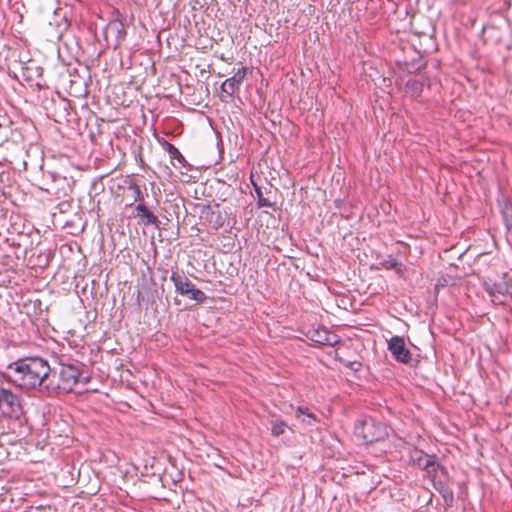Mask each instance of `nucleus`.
I'll return each mask as SVG.
<instances>
[{
	"label": "nucleus",
	"instance_id": "nucleus-5",
	"mask_svg": "<svg viewBox=\"0 0 512 512\" xmlns=\"http://www.w3.org/2000/svg\"><path fill=\"white\" fill-rule=\"evenodd\" d=\"M22 414L19 397L10 390L0 387V415L18 419Z\"/></svg>",
	"mask_w": 512,
	"mask_h": 512
},
{
	"label": "nucleus",
	"instance_id": "nucleus-19",
	"mask_svg": "<svg viewBox=\"0 0 512 512\" xmlns=\"http://www.w3.org/2000/svg\"><path fill=\"white\" fill-rule=\"evenodd\" d=\"M127 188L132 191V198L133 201H143V195L141 192L140 187L136 184V182L133 179H128L125 181Z\"/></svg>",
	"mask_w": 512,
	"mask_h": 512
},
{
	"label": "nucleus",
	"instance_id": "nucleus-21",
	"mask_svg": "<svg viewBox=\"0 0 512 512\" xmlns=\"http://www.w3.org/2000/svg\"><path fill=\"white\" fill-rule=\"evenodd\" d=\"M426 455L427 454H424L423 451L415 449L411 454V460L414 464L418 465L422 469V466L426 460Z\"/></svg>",
	"mask_w": 512,
	"mask_h": 512
},
{
	"label": "nucleus",
	"instance_id": "nucleus-10",
	"mask_svg": "<svg viewBox=\"0 0 512 512\" xmlns=\"http://www.w3.org/2000/svg\"><path fill=\"white\" fill-rule=\"evenodd\" d=\"M247 75V68L241 67L238 68L237 71L234 73L233 76L230 78H227L222 84H221V91L225 93L229 98H232L237 90H239V87L243 80L245 79Z\"/></svg>",
	"mask_w": 512,
	"mask_h": 512
},
{
	"label": "nucleus",
	"instance_id": "nucleus-25",
	"mask_svg": "<svg viewBox=\"0 0 512 512\" xmlns=\"http://www.w3.org/2000/svg\"><path fill=\"white\" fill-rule=\"evenodd\" d=\"M309 413V409L304 406H299L296 409V417L299 419L301 416H306Z\"/></svg>",
	"mask_w": 512,
	"mask_h": 512
},
{
	"label": "nucleus",
	"instance_id": "nucleus-23",
	"mask_svg": "<svg viewBox=\"0 0 512 512\" xmlns=\"http://www.w3.org/2000/svg\"><path fill=\"white\" fill-rule=\"evenodd\" d=\"M317 417L315 414L313 413H307V415L305 416V418L302 419V422L308 424V425H313L317 422Z\"/></svg>",
	"mask_w": 512,
	"mask_h": 512
},
{
	"label": "nucleus",
	"instance_id": "nucleus-18",
	"mask_svg": "<svg viewBox=\"0 0 512 512\" xmlns=\"http://www.w3.org/2000/svg\"><path fill=\"white\" fill-rule=\"evenodd\" d=\"M251 182H252V185L254 187V191L256 193V196H257V206L259 208H262V207H268V208L273 207L274 206V202H272L268 198L264 197L261 187L258 186L253 180H251Z\"/></svg>",
	"mask_w": 512,
	"mask_h": 512
},
{
	"label": "nucleus",
	"instance_id": "nucleus-11",
	"mask_svg": "<svg viewBox=\"0 0 512 512\" xmlns=\"http://www.w3.org/2000/svg\"><path fill=\"white\" fill-rule=\"evenodd\" d=\"M308 337L310 340L320 345L335 346L340 342L339 336L325 327H319L309 331Z\"/></svg>",
	"mask_w": 512,
	"mask_h": 512
},
{
	"label": "nucleus",
	"instance_id": "nucleus-24",
	"mask_svg": "<svg viewBox=\"0 0 512 512\" xmlns=\"http://www.w3.org/2000/svg\"><path fill=\"white\" fill-rule=\"evenodd\" d=\"M345 365L354 371H359L362 366L361 362H358V361H351V362L345 363Z\"/></svg>",
	"mask_w": 512,
	"mask_h": 512
},
{
	"label": "nucleus",
	"instance_id": "nucleus-14",
	"mask_svg": "<svg viewBox=\"0 0 512 512\" xmlns=\"http://www.w3.org/2000/svg\"><path fill=\"white\" fill-rule=\"evenodd\" d=\"M136 216L141 219V222L144 225H154L158 227L160 221L158 220V217L151 212L144 204L143 202H140L135 207Z\"/></svg>",
	"mask_w": 512,
	"mask_h": 512
},
{
	"label": "nucleus",
	"instance_id": "nucleus-12",
	"mask_svg": "<svg viewBox=\"0 0 512 512\" xmlns=\"http://www.w3.org/2000/svg\"><path fill=\"white\" fill-rule=\"evenodd\" d=\"M422 470L433 482L443 477L447 478V469L436 461V455H426V460L422 466Z\"/></svg>",
	"mask_w": 512,
	"mask_h": 512
},
{
	"label": "nucleus",
	"instance_id": "nucleus-2",
	"mask_svg": "<svg viewBox=\"0 0 512 512\" xmlns=\"http://www.w3.org/2000/svg\"><path fill=\"white\" fill-rule=\"evenodd\" d=\"M58 366V370L51 369L50 383H48L49 394L71 392L78 382L82 381L87 384L90 380L88 376L83 377V364L78 361L60 359Z\"/></svg>",
	"mask_w": 512,
	"mask_h": 512
},
{
	"label": "nucleus",
	"instance_id": "nucleus-22",
	"mask_svg": "<svg viewBox=\"0 0 512 512\" xmlns=\"http://www.w3.org/2000/svg\"><path fill=\"white\" fill-rule=\"evenodd\" d=\"M385 265L387 268L397 269L400 270L402 267V264L393 256H389L387 260H385Z\"/></svg>",
	"mask_w": 512,
	"mask_h": 512
},
{
	"label": "nucleus",
	"instance_id": "nucleus-17",
	"mask_svg": "<svg viewBox=\"0 0 512 512\" xmlns=\"http://www.w3.org/2000/svg\"><path fill=\"white\" fill-rule=\"evenodd\" d=\"M405 91L411 98H418L423 91V83L415 79H409L405 84Z\"/></svg>",
	"mask_w": 512,
	"mask_h": 512
},
{
	"label": "nucleus",
	"instance_id": "nucleus-1",
	"mask_svg": "<svg viewBox=\"0 0 512 512\" xmlns=\"http://www.w3.org/2000/svg\"><path fill=\"white\" fill-rule=\"evenodd\" d=\"M8 378L22 389H38L49 394L51 367L40 357L19 359L8 366Z\"/></svg>",
	"mask_w": 512,
	"mask_h": 512
},
{
	"label": "nucleus",
	"instance_id": "nucleus-20",
	"mask_svg": "<svg viewBox=\"0 0 512 512\" xmlns=\"http://www.w3.org/2000/svg\"><path fill=\"white\" fill-rule=\"evenodd\" d=\"M287 424L283 420H276L272 423L271 433L273 436H280L285 433Z\"/></svg>",
	"mask_w": 512,
	"mask_h": 512
},
{
	"label": "nucleus",
	"instance_id": "nucleus-9",
	"mask_svg": "<svg viewBox=\"0 0 512 512\" xmlns=\"http://www.w3.org/2000/svg\"><path fill=\"white\" fill-rule=\"evenodd\" d=\"M388 350L397 362L409 364L412 360V354L401 336H393L388 340Z\"/></svg>",
	"mask_w": 512,
	"mask_h": 512
},
{
	"label": "nucleus",
	"instance_id": "nucleus-15",
	"mask_svg": "<svg viewBox=\"0 0 512 512\" xmlns=\"http://www.w3.org/2000/svg\"><path fill=\"white\" fill-rule=\"evenodd\" d=\"M160 144L167 151V153L169 154V156L172 160H176L180 167L185 166L186 159L173 144H171L170 142H168L166 140L161 141Z\"/></svg>",
	"mask_w": 512,
	"mask_h": 512
},
{
	"label": "nucleus",
	"instance_id": "nucleus-13",
	"mask_svg": "<svg viewBox=\"0 0 512 512\" xmlns=\"http://www.w3.org/2000/svg\"><path fill=\"white\" fill-rule=\"evenodd\" d=\"M432 483L434 489L442 496L444 504L447 507L453 506L454 493L449 487V475L447 474V478L442 476V478L434 480Z\"/></svg>",
	"mask_w": 512,
	"mask_h": 512
},
{
	"label": "nucleus",
	"instance_id": "nucleus-7",
	"mask_svg": "<svg viewBox=\"0 0 512 512\" xmlns=\"http://www.w3.org/2000/svg\"><path fill=\"white\" fill-rule=\"evenodd\" d=\"M103 35L107 45L117 49L125 40L127 32L122 21L113 19L105 26Z\"/></svg>",
	"mask_w": 512,
	"mask_h": 512
},
{
	"label": "nucleus",
	"instance_id": "nucleus-16",
	"mask_svg": "<svg viewBox=\"0 0 512 512\" xmlns=\"http://www.w3.org/2000/svg\"><path fill=\"white\" fill-rule=\"evenodd\" d=\"M502 214L507 229L506 238L512 247V205H506L502 210Z\"/></svg>",
	"mask_w": 512,
	"mask_h": 512
},
{
	"label": "nucleus",
	"instance_id": "nucleus-4",
	"mask_svg": "<svg viewBox=\"0 0 512 512\" xmlns=\"http://www.w3.org/2000/svg\"><path fill=\"white\" fill-rule=\"evenodd\" d=\"M170 280L173 282L175 286V291L183 296H189L190 299L203 303L207 296L206 294L196 288V286L184 275L179 274L178 272H172L170 276Z\"/></svg>",
	"mask_w": 512,
	"mask_h": 512
},
{
	"label": "nucleus",
	"instance_id": "nucleus-8",
	"mask_svg": "<svg viewBox=\"0 0 512 512\" xmlns=\"http://www.w3.org/2000/svg\"><path fill=\"white\" fill-rule=\"evenodd\" d=\"M201 218L213 230L222 228L226 221V214L222 213L219 204L204 206L201 211Z\"/></svg>",
	"mask_w": 512,
	"mask_h": 512
},
{
	"label": "nucleus",
	"instance_id": "nucleus-6",
	"mask_svg": "<svg viewBox=\"0 0 512 512\" xmlns=\"http://www.w3.org/2000/svg\"><path fill=\"white\" fill-rule=\"evenodd\" d=\"M485 291L495 304H502L508 298H512V278H506L492 284L485 283Z\"/></svg>",
	"mask_w": 512,
	"mask_h": 512
},
{
	"label": "nucleus",
	"instance_id": "nucleus-3",
	"mask_svg": "<svg viewBox=\"0 0 512 512\" xmlns=\"http://www.w3.org/2000/svg\"><path fill=\"white\" fill-rule=\"evenodd\" d=\"M355 433L364 443L371 444L382 440L387 435L386 426L373 418L364 419L355 428Z\"/></svg>",
	"mask_w": 512,
	"mask_h": 512
}]
</instances>
